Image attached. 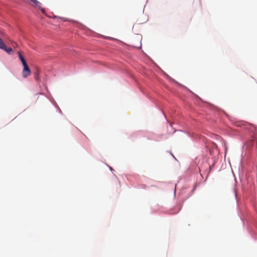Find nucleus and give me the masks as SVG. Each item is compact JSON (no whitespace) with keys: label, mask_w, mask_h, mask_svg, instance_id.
<instances>
[{"label":"nucleus","mask_w":257,"mask_h":257,"mask_svg":"<svg viewBox=\"0 0 257 257\" xmlns=\"http://www.w3.org/2000/svg\"><path fill=\"white\" fill-rule=\"evenodd\" d=\"M23 66L24 69L22 71V75L24 78H26L31 74V71L28 64L25 65Z\"/></svg>","instance_id":"nucleus-1"},{"label":"nucleus","mask_w":257,"mask_h":257,"mask_svg":"<svg viewBox=\"0 0 257 257\" xmlns=\"http://www.w3.org/2000/svg\"><path fill=\"white\" fill-rule=\"evenodd\" d=\"M109 168H110V169L111 170H112L111 167H110Z\"/></svg>","instance_id":"nucleus-9"},{"label":"nucleus","mask_w":257,"mask_h":257,"mask_svg":"<svg viewBox=\"0 0 257 257\" xmlns=\"http://www.w3.org/2000/svg\"><path fill=\"white\" fill-rule=\"evenodd\" d=\"M35 79L36 80H39V77H38V72L35 74Z\"/></svg>","instance_id":"nucleus-7"},{"label":"nucleus","mask_w":257,"mask_h":257,"mask_svg":"<svg viewBox=\"0 0 257 257\" xmlns=\"http://www.w3.org/2000/svg\"><path fill=\"white\" fill-rule=\"evenodd\" d=\"M21 61L23 66L25 65H27V63L26 62V61L25 59V58H24L23 59L21 60Z\"/></svg>","instance_id":"nucleus-5"},{"label":"nucleus","mask_w":257,"mask_h":257,"mask_svg":"<svg viewBox=\"0 0 257 257\" xmlns=\"http://www.w3.org/2000/svg\"><path fill=\"white\" fill-rule=\"evenodd\" d=\"M31 1L34 3V6L35 7H36L38 8L39 9H40L43 13H45V10L41 7V4L40 2H39L37 0H31Z\"/></svg>","instance_id":"nucleus-2"},{"label":"nucleus","mask_w":257,"mask_h":257,"mask_svg":"<svg viewBox=\"0 0 257 257\" xmlns=\"http://www.w3.org/2000/svg\"><path fill=\"white\" fill-rule=\"evenodd\" d=\"M4 48H5V44H4L3 40L0 39V49H3Z\"/></svg>","instance_id":"nucleus-4"},{"label":"nucleus","mask_w":257,"mask_h":257,"mask_svg":"<svg viewBox=\"0 0 257 257\" xmlns=\"http://www.w3.org/2000/svg\"><path fill=\"white\" fill-rule=\"evenodd\" d=\"M18 54H19V58L21 60L24 58V57L21 55V54L20 53V52H18Z\"/></svg>","instance_id":"nucleus-6"},{"label":"nucleus","mask_w":257,"mask_h":257,"mask_svg":"<svg viewBox=\"0 0 257 257\" xmlns=\"http://www.w3.org/2000/svg\"><path fill=\"white\" fill-rule=\"evenodd\" d=\"M0 35L2 36H5V33L4 32H0Z\"/></svg>","instance_id":"nucleus-8"},{"label":"nucleus","mask_w":257,"mask_h":257,"mask_svg":"<svg viewBox=\"0 0 257 257\" xmlns=\"http://www.w3.org/2000/svg\"><path fill=\"white\" fill-rule=\"evenodd\" d=\"M2 50L6 51L9 54H12L13 52V49L10 47L8 48L6 45H5V48L3 49Z\"/></svg>","instance_id":"nucleus-3"}]
</instances>
